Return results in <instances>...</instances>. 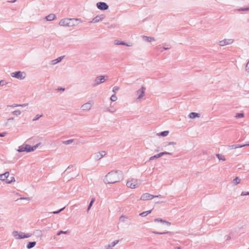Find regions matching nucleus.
Masks as SVG:
<instances>
[{"mask_svg": "<svg viewBox=\"0 0 249 249\" xmlns=\"http://www.w3.org/2000/svg\"><path fill=\"white\" fill-rule=\"evenodd\" d=\"M123 178V173L121 171H112L105 177L106 181L109 184H114L120 182Z\"/></svg>", "mask_w": 249, "mask_h": 249, "instance_id": "f257e3e1", "label": "nucleus"}, {"mask_svg": "<svg viewBox=\"0 0 249 249\" xmlns=\"http://www.w3.org/2000/svg\"><path fill=\"white\" fill-rule=\"evenodd\" d=\"M78 18H66L61 19L59 22V25L61 26L73 27L77 25Z\"/></svg>", "mask_w": 249, "mask_h": 249, "instance_id": "f03ea898", "label": "nucleus"}, {"mask_svg": "<svg viewBox=\"0 0 249 249\" xmlns=\"http://www.w3.org/2000/svg\"><path fill=\"white\" fill-rule=\"evenodd\" d=\"M108 79V76L107 75H100L97 76L95 80L94 83L93 84V87H95L97 85H99L102 83L105 82L106 80Z\"/></svg>", "mask_w": 249, "mask_h": 249, "instance_id": "7ed1b4c3", "label": "nucleus"}, {"mask_svg": "<svg viewBox=\"0 0 249 249\" xmlns=\"http://www.w3.org/2000/svg\"><path fill=\"white\" fill-rule=\"evenodd\" d=\"M13 77L16 78L19 80H23L25 78L26 73L23 71H17L11 73Z\"/></svg>", "mask_w": 249, "mask_h": 249, "instance_id": "20e7f679", "label": "nucleus"}, {"mask_svg": "<svg viewBox=\"0 0 249 249\" xmlns=\"http://www.w3.org/2000/svg\"><path fill=\"white\" fill-rule=\"evenodd\" d=\"M138 185V180L135 178H129L126 182V186L128 187L133 189Z\"/></svg>", "mask_w": 249, "mask_h": 249, "instance_id": "39448f33", "label": "nucleus"}, {"mask_svg": "<svg viewBox=\"0 0 249 249\" xmlns=\"http://www.w3.org/2000/svg\"><path fill=\"white\" fill-rule=\"evenodd\" d=\"M30 145L26 144H24L18 147L17 151L18 152H30Z\"/></svg>", "mask_w": 249, "mask_h": 249, "instance_id": "423d86ee", "label": "nucleus"}, {"mask_svg": "<svg viewBox=\"0 0 249 249\" xmlns=\"http://www.w3.org/2000/svg\"><path fill=\"white\" fill-rule=\"evenodd\" d=\"M93 105V102L92 100L89 101L88 102L83 104L81 106V109L83 110H89L91 108Z\"/></svg>", "mask_w": 249, "mask_h": 249, "instance_id": "0eeeda50", "label": "nucleus"}, {"mask_svg": "<svg viewBox=\"0 0 249 249\" xmlns=\"http://www.w3.org/2000/svg\"><path fill=\"white\" fill-rule=\"evenodd\" d=\"M233 40L232 39H224L220 41L218 44L220 46H224L232 43Z\"/></svg>", "mask_w": 249, "mask_h": 249, "instance_id": "6e6552de", "label": "nucleus"}, {"mask_svg": "<svg viewBox=\"0 0 249 249\" xmlns=\"http://www.w3.org/2000/svg\"><path fill=\"white\" fill-rule=\"evenodd\" d=\"M97 8L101 10H106L108 8V5L104 2H99L96 4Z\"/></svg>", "mask_w": 249, "mask_h": 249, "instance_id": "1a4fd4ad", "label": "nucleus"}, {"mask_svg": "<svg viewBox=\"0 0 249 249\" xmlns=\"http://www.w3.org/2000/svg\"><path fill=\"white\" fill-rule=\"evenodd\" d=\"M106 155V152L105 151H101L96 153L94 154V157L96 160H98L104 157Z\"/></svg>", "mask_w": 249, "mask_h": 249, "instance_id": "9d476101", "label": "nucleus"}, {"mask_svg": "<svg viewBox=\"0 0 249 249\" xmlns=\"http://www.w3.org/2000/svg\"><path fill=\"white\" fill-rule=\"evenodd\" d=\"M154 198H155L154 195H151L149 193H144L142 195L140 199L142 200H151Z\"/></svg>", "mask_w": 249, "mask_h": 249, "instance_id": "9b49d317", "label": "nucleus"}, {"mask_svg": "<svg viewBox=\"0 0 249 249\" xmlns=\"http://www.w3.org/2000/svg\"><path fill=\"white\" fill-rule=\"evenodd\" d=\"M24 233L23 232H18L17 231H14L12 232V235L14 237H15L16 239H24V237H23V235H24Z\"/></svg>", "mask_w": 249, "mask_h": 249, "instance_id": "f8f14e48", "label": "nucleus"}, {"mask_svg": "<svg viewBox=\"0 0 249 249\" xmlns=\"http://www.w3.org/2000/svg\"><path fill=\"white\" fill-rule=\"evenodd\" d=\"M145 90V88L142 87L137 91V94L138 95V99H140L144 96Z\"/></svg>", "mask_w": 249, "mask_h": 249, "instance_id": "ddd939ff", "label": "nucleus"}, {"mask_svg": "<svg viewBox=\"0 0 249 249\" xmlns=\"http://www.w3.org/2000/svg\"><path fill=\"white\" fill-rule=\"evenodd\" d=\"M105 18V16L104 15H98L96 16L90 22V23H97Z\"/></svg>", "mask_w": 249, "mask_h": 249, "instance_id": "4468645a", "label": "nucleus"}, {"mask_svg": "<svg viewBox=\"0 0 249 249\" xmlns=\"http://www.w3.org/2000/svg\"><path fill=\"white\" fill-rule=\"evenodd\" d=\"M9 176V172H6L4 174L0 175V180L2 181L7 180Z\"/></svg>", "mask_w": 249, "mask_h": 249, "instance_id": "2eb2a0df", "label": "nucleus"}, {"mask_svg": "<svg viewBox=\"0 0 249 249\" xmlns=\"http://www.w3.org/2000/svg\"><path fill=\"white\" fill-rule=\"evenodd\" d=\"M154 221L155 222H161L162 224H166L167 226H170L171 225V223L170 222H169L168 221H167L166 220H163L162 219L160 218H156L154 220Z\"/></svg>", "mask_w": 249, "mask_h": 249, "instance_id": "dca6fc26", "label": "nucleus"}, {"mask_svg": "<svg viewBox=\"0 0 249 249\" xmlns=\"http://www.w3.org/2000/svg\"><path fill=\"white\" fill-rule=\"evenodd\" d=\"M246 146H249V143H246L243 145H240V144H233L232 145L229 146V148L231 149H235L237 148H242Z\"/></svg>", "mask_w": 249, "mask_h": 249, "instance_id": "f3484780", "label": "nucleus"}, {"mask_svg": "<svg viewBox=\"0 0 249 249\" xmlns=\"http://www.w3.org/2000/svg\"><path fill=\"white\" fill-rule=\"evenodd\" d=\"M64 57V56H61L58 57L57 58H56L55 59L51 61V64L52 65H55V64L60 62L62 60V59H63Z\"/></svg>", "mask_w": 249, "mask_h": 249, "instance_id": "a211bd4d", "label": "nucleus"}, {"mask_svg": "<svg viewBox=\"0 0 249 249\" xmlns=\"http://www.w3.org/2000/svg\"><path fill=\"white\" fill-rule=\"evenodd\" d=\"M56 18V16L55 14H51L45 17L47 21H52Z\"/></svg>", "mask_w": 249, "mask_h": 249, "instance_id": "6ab92c4d", "label": "nucleus"}, {"mask_svg": "<svg viewBox=\"0 0 249 249\" xmlns=\"http://www.w3.org/2000/svg\"><path fill=\"white\" fill-rule=\"evenodd\" d=\"M142 38L144 41H146V42H150L152 41L155 40V38L153 37H150V36H142Z\"/></svg>", "mask_w": 249, "mask_h": 249, "instance_id": "aec40b11", "label": "nucleus"}, {"mask_svg": "<svg viewBox=\"0 0 249 249\" xmlns=\"http://www.w3.org/2000/svg\"><path fill=\"white\" fill-rule=\"evenodd\" d=\"M36 245V242L33 241V242H29L26 246V248L28 249H31L33 248H34Z\"/></svg>", "mask_w": 249, "mask_h": 249, "instance_id": "412c9836", "label": "nucleus"}, {"mask_svg": "<svg viewBox=\"0 0 249 249\" xmlns=\"http://www.w3.org/2000/svg\"><path fill=\"white\" fill-rule=\"evenodd\" d=\"M128 217L125 215H122L119 217V221L123 223H125Z\"/></svg>", "mask_w": 249, "mask_h": 249, "instance_id": "4be33fe9", "label": "nucleus"}, {"mask_svg": "<svg viewBox=\"0 0 249 249\" xmlns=\"http://www.w3.org/2000/svg\"><path fill=\"white\" fill-rule=\"evenodd\" d=\"M199 116L200 114L196 112H191L189 115V117L191 119L199 117Z\"/></svg>", "mask_w": 249, "mask_h": 249, "instance_id": "5701e85b", "label": "nucleus"}, {"mask_svg": "<svg viewBox=\"0 0 249 249\" xmlns=\"http://www.w3.org/2000/svg\"><path fill=\"white\" fill-rule=\"evenodd\" d=\"M114 42H115V44H117V45H124V46H131L130 45H129L127 43H126L124 42H123V41L115 40Z\"/></svg>", "mask_w": 249, "mask_h": 249, "instance_id": "b1692460", "label": "nucleus"}, {"mask_svg": "<svg viewBox=\"0 0 249 249\" xmlns=\"http://www.w3.org/2000/svg\"><path fill=\"white\" fill-rule=\"evenodd\" d=\"M119 240H115V241H114L113 242H112L111 243L108 244L107 246V248H112V247H114L116 245H117L118 243H119Z\"/></svg>", "mask_w": 249, "mask_h": 249, "instance_id": "393cba45", "label": "nucleus"}, {"mask_svg": "<svg viewBox=\"0 0 249 249\" xmlns=\"http://www.w3.org/2000/svg\"><path fill=\"white\" fill-rule=\"evenodd\" d=\"M152 210H149L147 211H145L141 213H140V215L142 217H144L147 215L148 214L150 213H151Z\"/></svg>", "mask_w": 249, "mask_h": 249, "instance_id": "a878e982", "label": "nucleus"}, {"mask_svg": "<svg viewBox=\"0 0 249 249\" xmlns=\"http://www.w3.org/2000/svg\"><path fill=\"white\" fill-rule=\"evenodd\" d=\"M247 11H249V6L248 7L238 8V9H236L235 10V11H238V12Z\"/></svg>", "mask_w": 249, "mask_h": 249, "instance_id": "bb28decb", "label": "nucleus"}, {"mask_svg": "<svg viewBox=\"0 0 249 249\" xmlns=\"http://www.w3.org/2000/svg\"><path fill=\"white\" fill-rule=\"evenodd\" d=\"M161 154H160V153L156 154L153 156H152L150 158L149 160H154L155 159H158L159 158H160V157H161Z\"/></svg>", "mask_w": 249, "mask_h": 249, "instance_id": "cd10ccee", "label": "nucleus"}, {"mask_svg": "<svg viewBox=\"0 0 249 249\" xmlns=\"http://www.w3.org/2000/svg\"><path fill=\"white\" fill-rule=\"evenodd\" d=\"M152 232L153 233H155V234H160V235L164 234H166V233H170V234H171L172 233V232H170V231L158 232V231H153Z\"/></svg>", "mask_w": 249, "mask_h": 249, "instance_id": "c85d7f7f", "label": "nucleus"}, {"mask_svg": "<svg viewBox=\"0 0 249 249\" xmlns=\"http://www.w3.org/2000/svg\"><path fill=\"white\" fill-rule=\"evenodd\" d=\"M15 181V179L14 177H11L9 178H8L7 180L6 181L7 183L10 184Z\"/></svg>", "mask_w": 249, "mask_h": 249, "instance_id": "c756f323", "label": "nucleus"}, {"mask_svg": "<svg viewBox=\"0 0 249 249\" xmlns=\"http://www.w3.org/2000/svg\"><path fill=\"white\" fill-rule=\"evenodd\" d=\"M169 132V131H164L162 132H161L160 133H159V135L162 136V137H165L168 135Z\"/></svg>", "mask_w": 249, "mask_h": 249, "instance_id": "7c9ffc66", "label": "nucleus"}, {"mask_svg": "<svg viewBox=\"0 0 249 249\" xmlns=\"http://www.w3.org/2000/svg\"><path fill=\"white\" fill-rule=\"evenodd\" d=\"M95 201V198H92L89 205V206L88 207V209H87V211L88 212L90 208L91 207V206H92L93 205V203H94V202Z\"/></svg>", "mask_w": 249, "mask_h": 249, "instance_id": "2f4dec72", "label": "nucleus"}, {"mask_svg": "<svg viewBox=\"0 0 249 249\" xmlns=\"http://www.w3.org/2000/svg\"><path fill=\"white\" fill-rule=\"evenodd\" d=\"M12 113L13 115H14L15 116H18V115L21 114V112L20 110H15V111H13L12 112Z\"/></svg>", "mask_w": 249, "mask_h": 249, "instance_id": "473e14b6", "label": "nucleus"}, {"mask_svg": "<svg viewBox=\"0 0 249 249\" xmlns=\"http://www.w3.org/2000/svg\"><path fill=\"white\" fill-rule=\"evenodd\" d=\"M40 144V143H37L33 146H31L30 145V150L31 151V152L35 151L38 147V146H39V145Z\"/></svg>", "mask_w": 249, "mask_h": 249, "instance_id": "72a5a7b5", "label": "nucleus"}, {"mask_svg": "<svg viewBox=\"0 0 249 249\" xmlns=\"http://www.w3.org/2000/svg\"><path fill=\"white\" fill-rule=\"evenodd\" d=\"M240 179L238 177H236L233 180L232 182L234 185H237L240 183Z\"/></svg>", "mask_w": 249, "mask_h": 249, "instance_id": "f704fd0d", "label": "nucleus"}, {"mask_svg": "<svg viewBox=\"0 0 249 249\" xmlns=\"http://www.w3.org/2000/svg\"><path fill=\"white\" fill-rule=\"evenodd\" d=\"M216 156L219 160H222L223 161H225L226 160V159L225 158L224 156H221L219 154H217L216 155Z\"/></svg>", "mask_w": 249, "mask_h": 249, "instance_id": "c9c22d12", "label": "nucleus"}, {"mask_svg": "<svg viewBox=\"0 0 249 249\" xmlns=\"http://www.w3.org/2000/svg\"><path fill=\"white\" fill-rule=\"evenodd\" d=\"M73 141H74V140L73 139L69 140H67V141H63V143L67 145V144H69L70 143H71Z\"/></svg>", "mask_w": 249, "mask_h": 249, "instance_id": "e433bc0d", "label": "nucleus"}, {"mask_svg": "<svg viewBox=\"0 0 249 249\" xmlns=\"http://www.w3.org/2000/svg\"><path fill=\"white\" fill-rule=\"evenodd\" d=\"M244 116V114L243 113H239L236 114L235 117L236 118H240L243 117Z\"/></svg>", "mask_w": 249, "mask_h": 249, "instance_id": "4c0bfd02", "label": "nucleus"}, {"mask_svg": "<svg viewBox=\"0 0 249 249\" xmlns=\"http://www.w3.org/2000/svg\"><path fill=\"white\" fill-rule=\"evenodd\" d=\"M110 100L112 101V102H115L117 100V96H116V95L114 94H113L111 97H110Z\"/></svg>", "mask_w": 249, "mask_h": 249, "instance_id": "58836bf2", "label": "nucleus"}, {"mask_svg": "<svg viewBox=\"0 0 249 249\" xmlns=\"http://www.w3.org/2000/svg\"><path fill=\"white\" fill-rule=\"evenodd\" d=\"M65 207H63V208L62 209H60V210H58V211H54L53 212V214H58V213H59L60 212H61L62 211H63L65 209Z\"/></svg>", "mask_w": 249, "mask_h": 249, "instance_id": "ea45409f", "label": "nucleus"}, {"mask_svg": "<svg viewBox=\"0 0 249 249\" xmlns=\"http://www.w3.org/2000/svg\"><path fill=\"white\" fill-rule=\"evenodd\" d=\"M43 116L42 114H41V115H39V114H37L36 116V117H35V118L33 119V121H36V120H38L40 117H41L42 116Z\"/></svg>", "mask_w": 249, "mask_h": 249, "instance_id": "a19ab883", "label": "nucleus"}, {"mask_svg": "<svg viewBox=\"0 0 249 249\" xmlns=\"http://www.w3.org/2000/svg\"><path fill=\"white\" fill-rule=\"evenodd\" d=\"M7 84V82H6L5 80H2L0 81V86H3L4 85H5Z\"/></svg>", "mask_w": 249, "mask_h": 249, "instance_id": "79ce46f5", "label": "nucleus"}, {"mask_svg": "<svg viewBox=\"0 0 249 249\" xmlns=\"http://www.w3.org/2000/svg\"><path fill=\"white\" fill-rule=\"evenodd\" d=\"M32 236V233H24V235H23V237H24V238H27L28 237H30Z\"/></svg>", "mask_w": 249, "mask_h": 249, "instance_id": "37998d69", "label": "nucleus"}, {"mask_svg": "<svg viewBox=\"0 0 249 249\" xmlns=\"http://www.w3.org/2000/svg\"><path fill=\"white\" fill-rule=\"evenodd\" d=\"M67 233H68V231H59L57 233V235H60L61 234H67Z\"/></svg>", "mask_w": 249, "mask_h": 249, "instance_id": "c03bdc74", "label": "nucleus"}, {"mask_svg": "<svg viewBox=\"0 0 249 249\" xmlns=\"http://www.w3.org/2000/svg\"><path fill=\"white\" fill-rule=\"evenodd\" d=\"M119 89V88L118 87L115 86L113 88V92H116L117 91H118Z\"/></svg>", "mask_w": 249, "mask_h": 249, "instance_id": "a18cd8bd", "label": "nucleus"}, {"mask_svg": "<svg viewBox=\"0 0 249 249\" xmlns=\"http://www.w3.org/2000/svg\"><path fill=\"white\" fill-rule=\"evenodd\" d=\"M247 195H249V192H242L241 194V196H247Z\"/></svg>", "mask_w": 249, "mask_h": 249, "instance_id": "49530a36", "label": "nucleus"}, {"mask_svg": "<svg viewBox=\"0 0 249 249\" xmlns=\"http://www.w3.org/2000/svg\"><path fill=\"white\" fill-rule=\"evenodd\" d=\"M7 107H19V104H14L10 106H7Z\"/></svg>", "mask_w": 249, "mask_h": 249, "instance_id": "de8ad7c7", "label": "nucleus"}, {"mask_svg": "<svg viewBox=\"0 0 249 249\" xmlns=\"http://www.w3.org/2000/svg\"><path fill=\"white\" fill-rule=\"evenodd\" d=\"M246 70L248 72H249V61H248L246 65Z\"/></svg>", "mask_w": 249, "mask_h": 249, "instance_id": "09e8293b", "label": "nucleus"}, {"mask_svg": "<svg viewBox=\"0 0 249 249\" xmlns=\"http://www.w3.org/2000/svg\"><path fill=\"white\" fill-rule=\"evenodd\" d=\"M6 132L0 133V137H3L6 135Z\"/></svg>", "mask_w": 249, "mask_h": 249, "instance_id": "8fccbe9b", "label": "nucleus"}, {"mask_svg": "<svg viewBox=\"0 0 249 249\" xmlns=\"http://www.w3.org/2000/svg\"><path fill=\"white\" fill-rule=\"evenodd\" d=\"M176 144V142H169L168 143V145H175Z\"/></svg>", "mask_w": 249, "mask_h": 249, "instance_id": "3c124183", "label": "nucleus"}, {"mask_svg": "<svg viewBox=\"0 0 249 249\" xmlns=\"http://www.w3.org/2000/svg\"><path fill=\"white\" fill-rule=\"evenodd\" d=\"M107 111H108L109 112H110V113H113V112H115V110H112V109H111L110 108H108L107 109Z\"/></svg>", "mask_w": 249, "mask_h": 249, "instance_id": "603ef678", "label": "nucleus"}, {"mask_svg": "<svg viewBox=\"0 0 249 249\" xmlns=\"http://www.w3.org/2000/svg\"><path fill=\"white\" fill-rule=\"evenodd\" d=\"M58 90H60V91H64L65 90V88L60 87V88H58Z\"/></svg>", "mask_w": 249, "mask_h": 249, "instance_id": "864d4df0", "label": "nucleus"}, {"mask_svg": "<svg viewBox=\"0 0 249 249\" xmlns=\"http://www.w3.org/2000/svg\"><path fill=\"white\" fill-rule=\"evenodd\" d=\"M28 105V104H19V107H25Z\"/></svg>", "mask_w": 249, "mask_h": 249, "instance_id": "5fc2aeb1", "label": "nucleus"}, {"mask_svg": "<svg viewBox=\"0 0 249 249\" xmlns=\"http://www.w3.org/2000/svg\"><path fill=\"white\" fill-rule=\"evenodd\" d=\"M160 154H161V157L164 155H167V152H161L160 153Z\"/></svg>", "mask_w": 249, "mask_h": 249, "instance_id": "6e6d98bb", "label": "nucleus"}, {"mask_svg": "<svg viewBox=\"0 0 249 249\" xmlns=\"http://www.w3.org/2000/svg\"><path fill=\"white\" fill-rule=\"evenodd\" d=\"M72 167H73L72 165L69 166L67 168V169L65 170V172L69 170V169H70L71 168H72Z\"/></svg>", "mask_w": 249, "mask_h": 249, "instance_id": "4d7b16f0", "label": "nucleus"}, {"mask_svg": "<svg viewBox=\"0 0 249 249\" xmlns=\"http://www.w3.org/2000/svg\"><path fill=\"white\" fill-rule=\"evenodd\" d=\"M155 197L163 198L161 195L154 196Z\"/></svg>", "mask_w": 249, "mask_h": 249, "instance_id": "13d9d810", "label": "nucleus"}, {"mask_svg": "<svg viewBox=\"0 0 249 249\" xmlns=\"http://www.w3.org/2000/svg\"><path fill=\"white\" fill-rule=\"evenodd\" d=\"M183 248L181 247H175V249H182Z\"/></svg>", "mask_w": 249, "mask_h": 249, "instance_id": "bf43d9fd", "label": "nucleus"}, {"mask_svg": "<svg viewBox=\"0 0 249 249\" xmlns=\"http://www.w3.org/2000/svg\"><path fill=\"white\" fill-rule=\"evenodd\" d=\"M169 49V48H168V47H163V50H168Z\"/></svg>", "mask_w": 249, "mask_h": 249, "instance_id": "052dcab7", "label": "nucleus"}, {"mask_svg": "<svg viewBox=\"0 0 249 249\" xmlns=\"http://www.w3.org/2000/svg\"><path fill=\"white\" fill-rule=\"evenodd\" d=\"M13 119H14V118H13V117H11V118H10L8 119L7 120V121H12V120H13Z\"/></svg>", "mask_w": 249, "mask_h": 249, "instance_id": "680f3d73", "label": "nucleus"}, {"mask_svg": "<svg viewBox=\"0 0 249 249\" xmlns=\"http://www.w3.org/2000/svg\"><path fill=\"white\" fill-rule=\"evenodd\" d=\"M231 239V237L230 236H228L227 238H226V240H229Z\"/></svg>", "mask_w": 249, "mask_h": 249, "instance_id": "e2e57ef3", "label": "nucleus"}, {"mask_svg": "<svg viewBox=\"0 0 249 249\" xmlns=\"http://www.w3.org/2000/svg\"><path fill=\"white\" fill-rule=\"evenodd\" d=\"M115 26L114 25H111L109 27V28H114Z\"/></svg>", "mask_w": 249, "mask_h": 249, "instance_id": "0e129e2a", "label": "nucleus"}, {"mask_svg": "<svg viewBox=\"0 0 249 249\" xmlns=\"http://www.w3.org/2000/svg\"><path fill=\"white\" fill-rule=\"evenodd\" d=\"M172 154H173V153L167 152V155H172Z\"/></svg>", "mask_w": 249, "mask_h": 249, "instance_id": "69168bd1", "label": "nucleus"}, {"mask_svg": "<svg viewBox=\"0 0 249 249\" xmlns=\"http://www.w3.org/2000/svg\"><path fill=\"white\" fill-rule=\"evenodd\" d=\"M17 0H13L12 1H11V3H14V2H15Z\"/></svg>", "mask_w": 249, "mask_h": 249, "instance_id": "338daca9", "label": "nucleus"}, {"mask_svg": "<svg viewBox=\"0 0 249 249\" xmlns=\"http://www.w3.org/2000/svg\"><path fill=\"white\" fill-rule=\"evenodd\" d=\"M23 199H27V200H30V198H29V197L23 198Z\"/></svg>", "mask_w": 249, "mask_h": 249, "instance_id": "774afa93", "label": "nucleus"}]
</instances>
